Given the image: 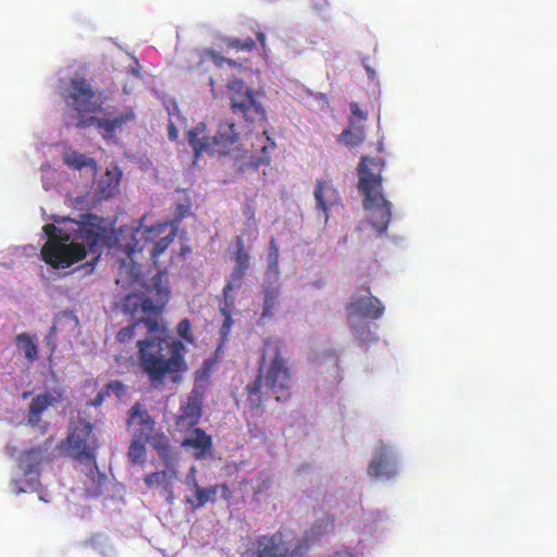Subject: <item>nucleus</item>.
Instances as JSON below:
<instances>
[{
  "instance_id": "nucleus-21",
  "label": "nucleus",
  "mask_w": 557,
  "mask_h": 557,
  "mask_svg": "<svg viewBox=\"0 0 557 557\" xmlns=\"http://www.w3.org/2000/svg\"><path fill=\"white\" fill-rule=\"evenodd\" d=\"M133 120H135V113L132 109H128L113 119H99L96 116H89L86 120L78 121L77 126L95 124L99 129L106 132L108 135H112L117 128H121L123 125Z\"/></svg>"
},
{
  "instance_id": "nucleus-5",
  "label": "nucleus",
  "mask_w": 557,
  "mask_h": 557,
  "mask_svg": "<svg viewBox=\"0 0 557 557\" xmlns=\"http://www.w3.org/2000/svg\"><path fill=\"white\" fill-rule=\"evenodd\" d=\"M99 441L94 433V424L78 420L72 430V457L85 467V474L91 481L92 494L100 493L101 481L104 475L99 471L96 462Z\"/></svg>"
},
{
  "instance_id": "nucleus-4",
  "label": "nucleus",
  "mask_w": 557,
  "mask_h": 557,
  "mask_svg": "<svg viewBox=\"0 0 557 557\" xmlns=\"http://www.w3.org/2000/svg\"><path fill=\"white\" fill-rule=\"evenodd\" d=\"M81 220L72 218V223L78 225L75 235L72 236V265L83 260L88 253L92 255L91 261L85 264L72 267V274L84 271L83 275L94 271L102 249L107 244L108 228L104 220L98 215L86 213L79 215Z\"/></svg>"
},
{
  "instance_id": "nucleus-32",
  "label": "nucleus",
  "mask_w": 557,
  "mask_h": 557,
  "mask_svg": "<svg viewBox=\"0 0 557 557\" xmlns=\"http://www.w3.org/2000/svg\"><path fill=\"white\" fill-rule=\"evenodd\" d=\"M278 293L276 289H267L264 294L263 310L261 318H271L273 310L277 305Z\"/></svg>"
},
{
  "instance_id": "nucleus-35",
  "label": "nucleus",
  "mask_w": 557,
  "mask_h": 557,
  "mask_svg": "<svg viewBox=\"0 0 557 557\" xmlns=\"http://www.w3.org/2000/svg\"><path fill=\"white\" fill-rule=\"evenodd\" d=\"M158 456L163 461L168 470L176 469L175 465L177 462V454L171 445L165 446V448H162V450L158 451Z\"/></svg>"
},
{
  "instance_id": "nucleus-55",
  "label": "nucleus",
  "mask_w": 557,
  "mask_h": 557,
  "mask_svg": "<svg viewBox=\"0 0 557 557\" xmlns=\"http://www.w3.org/2000/svg\"><path fill=\"white\" fill-rule=\"evenodd\" d=\"M138 244H139V239H137V243H136V245H135V246H138ZM135 250H136V247H133V248H132V251L134 252Z\"/></svg>"
},
{
  "instance_id": "nucleus-53",
  "label": "nucleus",
  "mask_w": 557,
  "mask_h": 557,
  "mask_svg": "<svg viewBox=\"0 0 557 557\" xmlns=\"http://www.w3.org/2000/svg\"><path fill=\"white\" fill-rule=\"evenodd\" d=\"M59 92L61 96L66 97V95H65L66 90L63 89V87H59Z\"/></svg>"
},
{
  "instance_id": "nucleus-9",
  "label": "nucleus",
  "mask_w": 557,
  "mask_h": 557,
  "mask_svg": "<svg viewBox=\"0 0 557 557\" xmlns=\"http://www.w3.org/2000/svg\"><path fill=\"white\" fill-rule=\"evenodd\" d=\"M199 127H194L187 133L188 144L193 147L196 158L202 153L226 154L239 140V132L232 121H222L218 125L216 134L212 137L202 136Z\"/></svg>"
},
{
  "instance_id": "nucleus-15",
  "label": "nucleus",
  "mask_w": 557,
  "mask_h": 557,
  "mask_svg": "<svg viewBox=\"0 0 557 557\" xmlns=\"http://www.w3.org/2000/svg\"><path fill=\"white\" fill-rule=\"evenodd\" d=\"M202 413V400L197 392H193L185 405L180 408L175 419V426L181 432L195 429Z\"/></svg>"
},
{
  "instance_id": "nucleus-56",
  "label": "nucleus",
  "mask_w": 557,
  "mask_h": 557,
  "mask_svg": "<svg viewBox=\"0 0 557 557\" xmlns=\"http://www.w3.org/2000/svg\"><path fill=\"white\" fill-rule=\"evenodd\" d=\"M144 248H145V245L139 246V247H138V250H143Z\"/></svg>"
},
{
  "instance_id": "nucleus-52",
  "label": "nucleus",
  "mask_w": 557,
  "mask_h": 557,
  "mask_svg": "<svg viewBox=\"0 0 557 557\" xmlns=\"http://www.w3.org/2000/svg\"><path fill=\"white\" fill-rule=\"evenodd\" d=\"M60 321H61V317H59V318L57 319V321L54 322V324H53V326H52V329H53L54 331H57V330H58V327H59V326H58V324L60 323Z\"/></svg>"
},
{
  "instance_id": "nucleus-8",
  "label": "nucleus",
  "mask_w": 557,
  "mask_h": 557,
  "mask_svg": "<svg viewBox=\"0 0 557 557\" xmlns=\"http://www.w3.org/2000/svg\"><path fill=\"white\" fill-rule=\"evenodd\" d=\"M230 108L232 113L242 119L247 132H251L256 124L267 122V111L258 99L253 89L243 79L234 78L227 84Z\"/></svg>"
},
{
  "instance_id": "nucleus-45",
  "label": "nucleus",
  "mask_w": 557,
  "mask_h": 557,
  "mask_svg": "<svg viewBox=\"0 0 557 557\" xmlns=\"http://www.w3.org/2000/svg\"><path fill=\"white\" fill-rule=\"evenodd\" d=\"M195 472H196L195 467H191L190 472L186 478V482L191 490H194V480H196Z\"/></svg>"
},
{
  "instance_id": "nucleus-6",
  "label": "nucleus",
  "mask_w": 557,
  "mask_h": 557,
  "mask_svg": "<svg viewBox=\"0 0 557 557\" xmlns=\"http://www.w3.org/2000/svg\"><path fill=\"white\" fill-rule=\"evenodd\" d=\"M309 548L308 540L292 532L277 530L268 535H258L250 542L247 557H302Z\"/></svg>"
},
{
  "instance_id": "nucleus-26",
  "label": "nucleus",
  "mask_w": 557,
  "mask_h": 557,
  "mask_svg": "<svg viewBox=\"0 0 557 557\" xmlns=\"http://www.w3.org/2000/svg\"><path fill=\"white\" fill-rule=\"evenodd\" d=\"M235 306V299L232 296V293L224 294L223 293V305L220 306V312L224 318V321L220 329V335L222 342H226L228 335L231 333L234 321L232 319V310Z\"/></svg>"
},
{
  "instance_id": "nucleus-39",
  "label": "nucleus",
  "mask_w": 557,
  "mask_h": 557,
  "mask_svg": "<svg viewBox=\"0 0 557 557\" xmlns=\"http://www.w3.org/2000/svg\"><path fill=\"white\" fill-rule=\"evenodd\" d=\"M257 481L258 483L255 488V494H262L271 487L272 480L268 475L259 474Z\"/></svg>"
},
{
  "instance_id": "nucleus-24",
  "label": "nucleus",
  "mask_w": 557,
  "mask_h": 557,
  "mask_svg": "<svg viewBox=\"0 0 557 557\" xmlns=\"http://www.w3.org/2000/svg\"><path fill=\"white\" fill-rule=\"evenodd\" d=\"M140 278L141 272L136 263L127 262L126 260L120 262L115 278L117 285L129 286L139 282Z\"/></svg>"
},
{
  "instance_id": "nucleus-54",
  "label": "nucleus",
  "mask_w": 557,
  "mask_h": 557,
  "mask_svg": "<svg viewBox=\"0 0 557 557\" xmlns=\"http://www.w3.org/2000/svg\"><path fill=\"white\" fill-rule=\"evenodd\" d=\"M209 83H210V85H211V87H212V89H213V88H214V81H213V78H212V77H210Z\"/></svg>"
},
{
  "instance_id": "nucleus-17",
  "label": "nucleus",
  "mask_w": 557,
  "mask_h": 557,
  "mask_svg": "<svg viewBox=\"0 0 557 557\" xmlns=\"http://www.w3.org/2000/svg\"><path fill=\"white\" fill-rule=\"evenodd\" d=\"M250 256L244 249V243L240 237L237 238V250L235 253V267L227 278L223 288L224 294L232 293L235 288L242 286L243 278L247 269L249 268Z\"/></svg>"
},
{
  "instance_id": "nucleus-37",
  "label": "nucleus",
  "mask_w": 557,
  "mask_h": 557,
  "mask_svg": "<svg viewBox=\"0 0 557 557\" xmlns=\"http://www.w3.org/2000/svg\"><path fill=\"white\" fill-rule=\"evenodd\" d=\"M280 258V248L274 238L270 240L268 260L271 268H277Z\"/></svg>"
},
{
  "instance_id": "nucleus-3",
  "label": "nucleus",
  "mask_w": 557,
  "mask_h": 557,
  "mask_svg": "<svg viewBox=\"0 0 557 557\" xmlns=\"http://www.w3.org/2000/svg\"><path fill=\"white\" fill-rule=\"evenodd\" d=\"M384 161L379 158L362 156L358 165L359 191L363 195V207L369 211V221L380 233H384L392 216V205L382 195L381 172Z\"/></svg>"
},
{
  "instance_id": "nucleus-18",
  "label": "nucleus",
  "mask_w": 557,
  "mask_h": 557,
  "mask_svg": "<svg viewBox=\"0 0 557 557\" xmlns=\"http://www.w3.org/2000/svg\"><path fill=\"white\" fill-rule=\"evenodd\" d=\"M313 196L317 202V209L324 213L325 220L330 216V210L339 202V193L331 181L318 180Z\"/></svg>"
},
{
  "instance_id": "nucleus-43",
  "label": "nucleus",
  "mask_w": 557,
  "mask_h": 557,
  "mask_svg": "<svg viewBox=\"0 0 557 557\" xmlns=\"http://www.w3.org/2000/svg\"><path fill=\"white\" fill-rule=\"evenodd\" d=\"M208 55L216 66H221L223 63H227L231 66H234L236 64L233 60L226 59L215 51H208Z\"/></svg>"
},
{
  "instance_id": "nucleus-42",
  "label": "nucleus",
  "mask_w": 557,
  "mask_h": 557,
  "mask_svg": "<svg viewBox=\"0 0 557 557\" xmlns=\"http://www.w3.org/2000/svg\"><path fill=\"white\" fill-rule=\"evenodd\" d=\"M106 391H108V394L113 393L117 397H121L124 393V385L120 381H111L106 385Z\"/></svg>"
},
{
  "instance_id": "nucleus-49",
  "label": "nucleus",
  "mask_w": 557,
  "mask_h": 557,
  "mask_svg": "<svg viewBox=\"0 0 557 557\" xmlns=\"http://www.w3.org/2000/svg\"><path fill=\"white\" fill-rule=\"evenodd\" d=\"M190 250H191V249H190V247H189V246H184V247H182V248H181V252H180V255H181L182 257H185L186 255H188V253L190 252Z\"/></svg>"
},
{
  "instance_id": "nucleus-13",
  "label": "nucleus",
  "mask_w": 557,
  "mask_h": 557,
  "mask_svg": "<svg viewBox=\"0 0 557 557\" xmlns=\"http://www.w3.org/2000/svg\"><path fill=\"white\" fill-rule=\"evenodd\" d=\"M97 161L84 153L72 151V185L77 196L84 195L95 183Z\"/></svg>"
},
{
  "instance_id": "nucleus-25",
  "label": "nucleus",
  "mask_w": 557,
  "mask_h": 557,
  "mask_svg": "<svg viewBox=\"0 0 557 557\" xmlns=\"http://www.w3.org/2000/svg\"><path fill=\"white\" fill-rule=\"evenodd\" d=\"M54 398H52L49 395H38L36 398L33 399L29 412H28V424L32 426H38L39 422L41 421V414L44 411H46L49 407L53 406Z\"/></svg>"
},
{
  "instance_id": "nucleus-10",
  "label": "nucleus",
  "mask_w": 557,
  "mask_h": 557,
  "mask_svg": "<svg viewBox=\"0 0 557 557\" xmlns=\"http://www.w3.org/2000/svg\"><path fill=\"white\" fill-rule=\"evenodd\" d=\"M122 175V171L117 165H111L98 181L95 180L94 185L89 186L90 188L84 195L72 199L74 207L90 209L102 200L114 197L120 190Z\"/></svg>"
},
{
  "instance_id": "nucleus-50",
  "label": "nucleus",
  "mask_w": 557,
  "mask_h": 557,
  "mask_svg": "<svg viewBox=\"0 0 557 557\" xmlns=\"http://www.w3.org/2000/svg\"><path fill=\"white\" fill-rule=\"evenodd\" d=\"M169 134H170V138L171 139H175L176 138V129H175V127L173 125H171Z\"/></svg>"
},
{
  "instance_id": "nucleus-12",
  "label": "nucleus",
  "mask_w": 557,
  "mask_h": 557,
  "mask_svg": "<svg viewBox=\"0 0 557 557\" xmlns=\"http://www.w3.org/2000/svg\"><path fill=\"white\" fill-rule=\"evenodd\" d=\"M103 99L101 92L94 89L85 78H72V109L79 115H90L102 109Z\"/></svg>"
},
{
  "instance_id": "nucleus-11",
  "label": "nucleus",
  "mask_w": 557,
  "mask_h": 557,
  "mask_svg": "<svg viewBox=\"0 0 557 557\" xmlns=\"http://www.w3.org/2000/svg\"><path fill=\"white\" fill-rule=\"evenodd\" d=\"M42 458L39 449L26 451L20 459L17 469L12 476V490L15 493L34 492L38 486L37 467Z\"/></svg>"
},
{
  "instance_id": "nucleus-20",
  "label": "nucleus",
  "mask_w": 557,
  "mask_h": 557,
  "mask_svg": "<svg viewBox=\"0 0 557 557\" xmlns=\"http://www.w3.org/2000/svg\"><path fill=\"white\" fill-rule=\"evenodd\" d=\"M384 310L385 308L380 299L371 295L351 301L347 306V311L349 313H355L373 320L381 318L384 313Z\"/></svg>"
},
{
  "instance_id": "nucleus-46",
  "label": "nucleus",
  "mask_w": 557,
  "mask_h": 557,
  "mask_svg": "<svg viewBox=\"0 0 557 557\" xmlns=\"http://www.w3.org/2000/svg\"><path fill=\"white\" fill-rule=\"evenodd\" d=\"M332 557H355V556L349 552H336L332 555Z\"/></svg>"
},
{
  "instance_id": "nucleus-29",
  "label": "nucleus",
  "mask_w": 557,
  "mask_h": 557,
  "mask_svg": "<svg viewBox=\"0 0 557 557\" xmlns=\"http://www.w3.org/2000/svg\"><path fill=\"white\" fill-rule=\"evenodd\" d=\"M170 226L169 222H158L150 226H140L137 230L136 235L140 236V239H144L146 243H154L158 238H160Z\"/></svg>"
},
{
  "instance_id": "nucleus-31",
  "label": "nucleus",
  "mask_w": 557,
  "mask_h": 557,
  "mask_svg": "<svg viewBox=\"0 0 557 557\" xmlns=\"http://www.w3.org/2000/svg\"><path fill=\"white\" fill-rule=\"evenodd\" d=\"M177 234V227L174 226L171 228L170 233L166 235H162L153 243V247L150 250V257L154 264L158 263L159 257L170 247V245L174 242Z\"/></svg>"
},
{
  "instance_id": "nucleus-19",
  "label": "nucleus",
  "mask_w": 557,
  "mask_h": 557,
  "mask_svg": "<svg viewBox=\"0 0 557 557\" xmlns=\"http://www.w3.org/2000/svg\"><path fill=\"white\" fill-rule=\"evenodd\" d=\"M127 425L138 426L134 433L135 436L150 438L154 429V420L139 403H136L128 410Z\"/></svg>"
},
{
  "instance_id": "nucleus-38",
  "label": "nucleus",
  "mask_w": 557,
  "mask_h": 557,
  "mask_svg": "<svg viewBox=\"0 0 557 557\" xmlns=\"http://www.w3.org/2000/svg\"><path fill=\"white\" fill-rule=\"evenodd\" d=\"M349 108L351 112L350 120H356L357 124L363 125V123L368 119V113L366 111H362L357 102H351L349 104Z\"/></svg>"
},
{
  "instance_id": "nucleus-48",
  "label": "nucleus",
  "mask_w": 557,
  "mask_h": 557,
  "mask_svg": "<svg viewBox=\"0 0 557 557\" xmlns=\"http://www.w3.org/2000/svg\"><path fill=\"white\" fill-rule=\"evenodd\" d=\"M220 488L223 491L224 497L227 498L230 495V488L226 484L219 485Z\"/></svg>"
},
{
  "instance_id": "nucleus-33",
  "label": "nucleus",
  "mask_w": 557,
  "mask_h": 557,
  "mask_svg": "<svg viewBox=\"0 0 557 557\" xmlns=\"http://www.w3.org/2000/svg\"><path fill=\"white\" fill-rule=\"evenodd\" d=\"M262 136L265 138L267 144H264L261 147V153L257 157V159L253 161L255 165L260 164H267L270 161V150H273L275 148L274 140L269 136V133L267 129L262 132Z\"/></svg>"
},
{
  "instance_id": "nucleus-34",
  "label": "nucleus",
  "mask_w": 557,
  "mask_h": 557,
  "mask_svg": "<svg viewBox=\"0 0 557 557\" xmlns=\"http://www.w3.org/2000/svg\"><path fill=\"white\" fill-rule=\"evenodd\" d=\"M226 46L237 51H252L256 47V42L252 38L247 37L245 39H238L230 37L226 39Z\"/></svg>"
},
{
  "instance_id": "nucleus-44",
  "label": "nucleus",
  "mask_w": 557,
  "mask_h": 557,
  "mask_svg": "<svg viewBox=\"0 0 557 557\" xmlns=\"http://www.w3.org/2000/svg\"><path fill=\"white\" fill-rule=\"evenodd\" d=\"M108 395H109V394H108V391H106V388H103V389H101V391L96 395V397H95L92 400H90V401L88 403V405H89V406H94V407H98V406H100V405L103 403L104 398H106Z\"/></svg>"
},
{
  "instance_id": "nucleus-7",
  "label": "nucleus",
  "mask_w": 557,
  "mask_h": 557,
  "mask_svg": "<svg viewBox=\"0 0 557 557\" xmlns=\"http://www.w3.org/2000/svg\"><path fill=\"white\" fill-rule=\"evenodd\" d=\"M42 230L47 242L40 249V257L47 265V277L55 280L66 275L70 268V232L55 224H46Z\"/></svg>"
},
{
  "instance_id": "nucleus-1",
  "label": "nucleus",
  "mask_w": 557,
  "mask_h": 557,
  "mask_svg": "<svg viewBox=\"0 0 557 557\" xmlns=\"http://www.w3.org/2000/svg\"><path fill=\"white\" fill-rule=\"evenodd\" d=\"M148 292L154 295V300L140 295L126 296L125 307L134 320L117 332L116 339L123 344L129 343L135 338L137 327L145 325L149 336L136 343L139 369L154 386L163 384L166 377L176 383L187 372L188 364L185 344L168 336V329L160 321L170 296L165 271L158 270Z\"/></svg>"
},
{
  "instance_id": "nucleus-2",
  "label": "nucleus",
  "mask_w": 557,
  "mask_h": 557,
  "mask_svg": "<svg viewBox=\"0 0 557 557\" xmlns=\"http://www.w3.org/2000/svg\"><path fill=\"white\" fill-rule=\"evenodd\" d=\"M264 385L277 401L290 397L293 372L285 358V344L278 338H268L260 350L258 373L253 382L246 386L247 400L252 409L261 407L264 398L261 386Z\"/></svg>"
},
{
  "instance_id": "nucleus-36",
  "label": "nucleus",
  "mask_w": 557,
  "mask_h": 557,
  "mask_svg": "<svg viewBox=\"0 0 557 557\" xmlns=\"http://www.w3.org/2000/svg\"><path fill=\"white\" fill-rule=\"evenodd\" d=\"M177 335L183 338L186 343L193 344L194 336L191 334V325L189 319L185 318L181 320L176 327Z\"/></svg>"
},
{
  "instance_id": "nucleus-51",
  "label": "nucleus",
  "mask_w": 557,
  "mask_h": 557,
  "mask_svg": "<svg viewBox=\"0 0 557 557\" xmlns=\"http://www.w3.org/2000/svg\"><path fill=\"white\" fill-rule=\"evenodd\" d=\"M246 214H248L250 218H253V214H255V210L252 207L250 206H247V212Z\"/></svg>"
},
{
  "instance_id": "nucleus-28",
  "label": "nucleus",
  "mask_w": 557,
  "mask_h": 557,
  "mask_svg": "<svg viewBox=\"0 0 557 557\" xmlns=\"http://www.w3.org/2000/svg\"><path fill=\"white\" fill-rule=\"evenodd\" d=\"M150 438H141L133 435V440L129 444L127 457L134 465H144L147 458L146 442Z\"/></svg>"
},
{
  "instance_id": "nucleus-27",
  "label": "nucleus",
  "mask_w": 557,
  "mask_h": 557,
  "mask_svg": "<svg viewBox=\"0 0 557 557\" xmlns=\"http://www.w3.org/2000/svg\"><path fill=\"white\" fill-rule=\"evenodd\" d=\"M366 138L364 126L357 124L356 120H349V126L341 134V139L345 145L357 147L363 143Z\"/></svg>"
},
{
  "instance_id": "nucleus-40",
  "label": "nucleus",
  "mask_w": 557,
  "mask_h": 557,
  "mask_svg": "<svg viewBox=\"0 0 557 557\" xmlns=\"http://www.w3.org/2000/svg\"><path fill=\"white\" fill-rule=\"evenodd\" d=\"M189 214V207L188 206H184V205H177L176 207V211H175V218L174 220L170 223V225L172 227L176 226L177 227V224L185 218Z\"/></svg>"
},
{
  "instance_id": "nucleus-14",
  "label": "nucleus",
  "mask_w": 557,
  "mask_h": 557,
  "mask_svg": "<svg viewBox=\"0 0 557 557\" xmlns=\"http://www.w3.org/2000/svg\"><path fill=\"white\" fill-rule=\"evenodd\" d=\"M368 474L375 479H393L397 474V463L394 451L381 442L368 466Z\"/></svg>"
},
{
  "instance_id": "nucleus-22",
  "label": "nucleus",
  "mask_w": 557,
  "mask_h": 557,
  "mask_svg": "<svg viewBox=\"0 0 557 557\" xmlns=\"http://www.w3.org/2000/svg\"><path fill=\"white\" fill-rule=\"evenodd\" d=\"M220 486L219 484L208 486V487H201L199 486L197 480H194V492L195 496L187 497L186 502L194 508L198 509L203 507L207 503L211 502L213 503L215 500L218 491Z\"/></svg>"
},
{
  "instance_id": "nucleus-41",
  "label": "nucleus",
  "mask_w": 557,
  "mask_h": 557,
  "mask_svg": "<svg viewBox=\"0 0 557 557\" xmlns=\"http://www.w3.org/2000/svg\"><path fill=\"white\" fill-rule=\"evenodd\" d=\"M170 442L166 436L163 434H159L152 437L151 446L152 448L158 453L162 450V448H165V446H170Z\"/></svg>"
},
{
  "instance_id": "nucleus-23",
  "label": "nucleus",
  "mask_w": 557,
  "mask_h": 557,
  "mask_svg": "<svg viewBox=\"0 0 557 557\" xmlns=\"http://www.w3.org/2000/svg\"><path fill=\"white\" fill-rule=\"evenodd\" d=\"M176 469L156 471L147 474L144 479V482L148 488H152L153 486H162L165 492L172 494L173 480L176 478Z\"/></svg>"
},
{
  "instance_id": "nucleus-16",
  "label": "nucleus",
  "mask_w": 557,
  "mask_h": 557,
  "mask_svg": "<svg viewBox=\"0 0 557 557\" xmlns=\"http://www.w3.org/2000/svg\"><path fill=\"white\" fill-rule=\"evenodd\" d=\"M181 446L185 449H193L194 458L197 460L206 459L212 453V437L202 429L195 428L189 436L184 438Z\"/></svg>"
},
{
  "instance_id": "nucleus-30",
  "label": "nucleus",
  "mask_w": 557,
  "mask_h": 557,
  "mask_svg": "<svg viewBox=\"0 0 557 557\" xmlns=\"http://www.w3.org/2000/svg\"><path fill=\"white\" fill-rule=\"evenodd\" d=\"M16 346L21 354L25 356L28 362L36 360L38 350L37 344L28 334H20L16 337Z\"/></svg>"
},
{
  "instance_id": "nucleus-47",
  "label": "nucleus",
  "mask_w": 557,
  "mask_h": 557,
  "mask_svg": "<svg viewBox=\"0 0 557 557\" xmlns=\"http://www.w3.org/2000/svg\"><path fill=\"white\" fill-rule=\"evenodd\" d=\"M257 39H258V41H259L262 46H264V45H265V36H264V34H263V33L258 32V33H257Z\"/></svg>"
}]
</instances>
